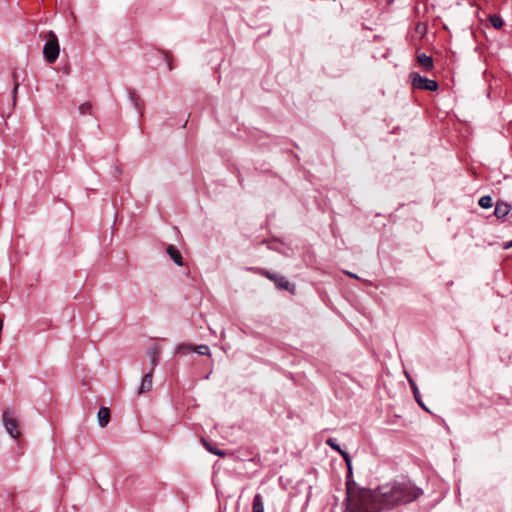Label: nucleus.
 <instances>
[{"label": "nucleus", "instance_id": "nucleus-17", "mask_svg": "<svg viewBox=\"0 0 512 512\" xmlns=\"http://www.w3.org/2000/svg\"><path fill=\"white\" fill-rule=\"evenodd\" d=\"M194 348H195V346H193L191 344H181L178 346L177 352L180 354H186V353L194 351Z\"/></svg>", "mask_w": 512, "mask_h": 512}, {"label": "nucleus", "instance_id": "nucleus-4", "mask_svg": "<svg viewBox=\"0 0 512 512\" xmlns=\"http://www.w3.org/2000/svg\"><path fill=\"white\" fill-rule=\"evenodd\" d=\"M409 79L415 90L436 91L439 88L437 81L423 77L417 72H411Z\"/></svg>", "mask_w": 512, "mask_h": 512}, {"label": "nucleus", "instance_id": "nucleus-1", "mask_svg": "<svg viewBox=\"0 0 512 512\" xmlns=\"http://www.w3.org/2000/svg\"><path fill=\"white\" fill-rule=\"evenodd\" d=\"M346 509L344 512H383L384 494L379 489H360L347 480Z\"/></svg>", "mask_w": 512, "mask_h": 512}, {"label": "nucleus", "instance_id": "nucleus-22", "mask_svg": "<svg viewBox=\"0 0 512 512\" xmlns=\"http://www.w3.org/2000/svg\"><path fill=\"white\" fill-rule=\"evenodd\" d=\"M416 33L420 34L421 36H424L427 32V24L423 22L417 23L415 27Z\"/></svg>", "mask_w": 512, "mask_h": 512}, {"label": "nucleus", "instance_id": "nucleus-7", "mask_svg": "<svg viewBox=\"0 0 512 512\" xmlns=\"http://www.w3.org/2000/svg\"><path fill=\"white\" fill-rule=\"evenodd\" d=\"M326 444L328 446H330L333 450L339 452L342 455V457L344 458V460H345V462H346V464L348 466L349 473H351V464H350L351 460H350L349 454L346 451L342 450L340 448V446L336 443V440L333 439V438L327 439L326 440Z\"/></svg>", "mask_w": 512, "mask_h": 512}, {"label": "nucleus", "instance_id": "nucleus-13", "mask_svg": "<svg viewBox=\"0 0 512 512\" xmlns=\"http://www.w3.org/2000/svg\"><path fill=\"white\" fill-rule=\"evenodd\" d=\"M252 512H264V502L261 494H256L253 498Z\"/></svg>", "mask_w": 512, "mask_h": 512}, {"label": "nucleus", "instance_id": "nucleus-2", "mask_svg": "<svg viewBox=\"0 0 512 512\" xmlns=\"http://www.w3.org/2000/svg\"><path fill=\"white\" fill-rule=\"evenodd\" d=\"M422 490L416 487L407 477H401L388 484L386 491V509L397 505H405L418 499Z\"/></svg>", "mask_w": 512, "mask_h": 512}, {"label": "nucleus", "instance_id": "nucleus-11", "mask_svg": "<svg viewBox=\"0 0 512 512\" xmlns=\"http://www.w3.org/2000/svg\"><path fill=\"white\" fill-rule=\"evenodd\" d=\"M110 420V410L107 407H102L98 411V422L100 427H105Z\"/></svg>", "mask_w": 512, "mask_h": 512}, {"label": "nucleus", "instance_id": "nucleus-19", "mask_svg": "<svg viewBox=\"0 0 512 512\" xmlns=\"http://www.w3.org/2000/svg\"><path fill=\"white\" fill-rule=\"evenodd\" d=\"M194 351L200 355H210V349L205 344L195 346Z\"/></svg>", "mask_w": 512, "mask_h": 512}, {"label": "nucleus", "instance_id": "nucleus-21", "mask_svg": "<svg viewBox=\"0 0 512 512\" xmlns=\"http://www.w3.org/2000/svg\"><path fill=\"white\" fill-rule=\"evenodd\" d=\"M202 442L209 452H211L215 455L221 456V457H223L225 455V453L223 451H220V450L214 449V447H211L210 444L205 439H203Z\"/></svg>", "mask_w": 512, "mask_h": 512}, {"label": "nucleus", "instance_id": "nucleus-12", "mask_svg": "<svg viewBox=\"0 0 512 512\" xmlns=\"http://www.w3.org/2000/svg\"><path fill=\"white\" fill-rule=\"evenodd\" d=\"M166 251L167 254L171 257V259L175 262V264H177L178 266L183 265L181 254L173 245H169Z\"/></svg>", "mask_w": 512, "mask_h": 512}, {"label": "nucleus", "instance_id": "nucleus-8", "mask_svg": "<svg viewBox=\"0 0 512 512\" xmlns=\"http://www.w3.org/2000/svg\"><path fill=\"white\" fill-rule=\"evenodd\" d=\"M417 63L425 72H430L434 68V62L432 57L421 53L417 56Z\"/></svg>", "mask_w": 512, "mask_h": 512}, {"label": "nucleus", "instance_id": "nucleus-14", "mask_svg": "<svg viewBox=\"0 0 512 512\" xmlns=\"http://www.w3.org/2000/svg\"><path fill=\"white\" fill-rule=\"evenodd\" d=\"M159 348L158 347H153L150 351H149V357H150V362H151V365H152V369L151 371L154 370V368L157 366L158 364V361H159Z\"/></svg>", "mask_w": 512, "mask_h": 512}, {"label": "nucleus", "instance_id": "nucleus-16", "mask_svg": "<svg viewBox=\"0 0 512 512\" xmlns=\"http://www.w3.org/2000/svg\"><path fill=\"white\" fill-rule=\"evenodd\" d=\"M478 204L482 208H485V209L490 208L493 205L492 198L490 196H488V195L482 196L479 199Z\"/></svg>", "mask_w": 512, "mask_h": 512}, {"label": "nucleus", "instance_id": "nucleus-25", "mask_svg": "<svg viewBox=\"0 0 512 512\" xmlns=\"http://www.w3.org/2000/svg\"><path fill=\"white\" fill-rule=\"evenodd\" d=\"M18 87H19V84L15 83L14 90H13L14 95L16 94Z\"/></svg>", "mask_w": 512, "mask_h": 512}, {"label": "nucleus", "instance_id": "nucleus-9", "mask_svg": "<svg viewBox=\"0 0 512 512\" xmlns=\"http://www.w3.org/2000/svg\"><path fill=\"white\" fill-rule=\"evenodd\" d=\"M511 206L504 201H497L495 205L494 215L498 218H504L509 214Z\"/></svg>", "mask_w": 512, "mask_h": 512}, {"label": "nucleus", "instance_id": "nucleus-18", "mask_svg": "<svg viewBox=\"0 0 512 512\" xmlns=\"http://www.w3.org/2000/svg\"><path fill=\"white\" fill-rule=\"evenodd\" d=\"M410 383L412 384L413 395H414L415 400L417 401V403H418L422 408H424L425 410H427V408L424 406V404H423V403H422V401H421L420 393H419L418 388L415 386V384H414V383H412V381H411V380H410Z\"/></svg>", "mask_w": 512, "mask_h": 512}, {"label": "nucleus", "instance_id": "nucleus-23", "mask_svg": "<svg viewBox=\"0 0 512 512\" xmlns=\"http://www.w3.org/2000/svg\"><path fill=\"white\" fill-rule=\"evenodd\" d=\"M503 248H504V249H510V248H512V240H511V241H508V242H505V243L503 244Z\"/></svg>", "mask_w": 512, "mask_h": 512}, {"label": "nucleus", "instance_id": "nucleus-24", "mask_svg": "<svg viewBox=\"0 0 512 512\" xmlns=\"http://www.w3.org/2000/svg\"><path fill=\"white\" fill-rule=\"evenodd\" d=\"M346 274L349 275L350 277L358 278L357 275H355L354 273L346 272Z\"/></svg>", "mask_w": 512, "mask_h": 512}, {"label": "nucleus", "instance_id": "nucleus-20", "mask_svg": "<svg viewBox=\"0 0 512 512\" xmlns=\"http://www.w3.org/2000/svg\"><path fill=\"white\" fill-rule=\"evenodd\" d=\"M92 110V105L90 102H84L79 106V112L80 114H90Z\"/></svg>", "mask_w": 512, "mask_h": 512}, {"label": "nucleus", "instance_id": "nucleus-15", "mask_svg": "<svg viewBox=\"0 0 512 512\" xmlns=\"http://www.w3.org/2000/svg\"><path fill=\"white\" fill-rule=\"evenodd\" d=\"M489 21L495 29H501L504 25V21L501 16L493 14L489 16Z\"/></svg>", "mask_w": 512, "mask_h": 512}, {"label": "nucleus", "instance_id": "nucleus-10", "mask_svg": "<svg viewBox=\"0 0 512 512\" xmlns=\"http://www.w3.org/2000/svg\"><path fill=\"white\" fill-rule=\"evenodd\" d=\"M152 371L144 375L141 385L138 389V394L149 392L152 389Z\"/></svg>", "mask_w": 512, "mask_h": 512}, {"label": "nucleus", "instance_id": "nucleus-26", "mask_svg": "<svg viewBox=\"0 0 512 512\" xmlns=\"http://www.w3.org/2000/svg\"><path fill=\"white\" fill-rule=\"evenodd\" d=\"M389 3L392 2L393 0H387Z\"/></svg>", "mask_w": 512, "mask_h": 512}, {"label": "nucleus", "instance_id": "nucleus-5", "mask_svg": "<svg viewBox=\"0 0 512 512\" xmlns=\"http://www.w3.org/2000/svg\"><path fill=\"white\" fill-rule=\"evenodd\" d=\"M3 424L7 433L14 439H18L21 435L19 430V420L14 411L8 409L3 413Z\"/></svg>", "mask_w": 512, "mask_h": 512}, {"label": "nucleus", "instance_id": "nucleus-6", "mask_svg": "<svg viewBox=\"0 0 512 512\" xmlns=\"http://www.w3.org/2000/svg\"><path fill=\"white\" fill-rule=\"evenodd\" d=\"M261 274L264 275L270 281H272L278 289L286 290V291L290 292L291 294L295 293V290H296L295 285L290 283L286 279L285 276H282V275H279V274H276V273H273V272H270L267 270H262Z\"/></svg>", "mask_w": 512, "mask_h": 512}, {"label": "nucleus", "instance_id": "nucleus-3", "mask_svg": "<svg viewBox=\"0 0 512 512\" xmlns=\"http://www.w3.org/2000/svg\"><path fill=\"white\" fill-rule=\"evenodd\" d=\"M40 37L46 40L43 47L44 58L47 63L52 64L57 60L60 52L58 38L53 31L41 34Z\"/></svg>", "mask_w": 512, "mask_h": 512}]
</instances>
